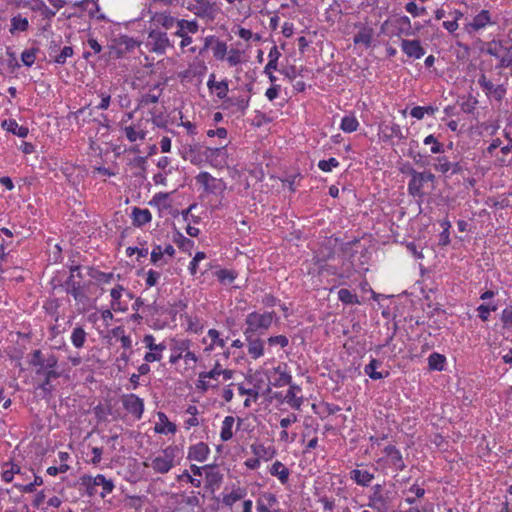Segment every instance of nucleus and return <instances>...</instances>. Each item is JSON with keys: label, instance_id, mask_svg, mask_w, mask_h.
<instances>
[{"label": "nucleus", "instance_id": "obj_1", "mask_svg": "<svg viewBox=\"0 0 512 512\" xmlns=\"http://www.w3.org/2000/svg\"><path fill=\"white\" fill-rule=\"evenodd\" d=\"M275 316L274 312H251L247 315L245 319L246 328L244 330L245 338H249L252 336H260L263 335L271 326L273 322V318Z\"/></svg>", "mask_w": 512, "mask_h": 512}, {"label": "nucleus", "instance_id": "obj_2", "mask_svg": "<svg viewBox=\"0 0 512 512\" xmlns=\"http://www.w3.org/2000/svg\"><path fill=\"white\" fill-rule=\"evenodd\" d=\"M179 453L177 446H168L158 456L145 461L144 466L152 468L156 473L166 474L176 465L175 458Z\"/></svg>", "mask_w": 512, "mask_h": 512}, {"label": "nucleus", "instance_id": "obj_3", "mask_svg": "<svg viewBox=\"0 0 512 512\" xmlns=\"http://www.w3.org/2000/svg\"><path fill=\"white\" fill-rule=\"evenodd\" d=\"M146 47L150 52L163 55L168 48L172 47V43L165 31L149 27Z\"/></svg>", "mask_w": 512, "mask_h": 512}, {"label": "nucleus", "instance_id": "obj_4", "mask_svg": "<svg viewBox=\"0 0 512 512\" xmlns=\"http://www.w3.org/2000/svg\"><path fill=\"white\" fill-rule=\"evenodd\" d=\"M409 174L411 179L408 183V193L413 197H423L424 185L428 182L433 183L436 179L435 175L429 171L418 172L413 168L410 169Z\"/></svg>", "mask_w": 512, "mask_h": 512}, {"label": "nucleus", "instance_id": "obj_5", "mask_svg": "<svg viewBox=\"0 0 512 512\" xmlns=\"http://www.w3.org/2000/svg\"><path fill=\"white\" fill-rule=\"evenodd\" d=\"M82 484L86 487L89 495L95 494V487L102 486L103 492L101 493L102 497H105L106 494H109L114 489V483L110 479H106L104 475L98 474L95 477L91 476H83L81 478Z\"/></svg>", "mask_w": 512, "mask_h": 512}, {"label": "nucleus", "instance_id": "obj_6", "mask_svg": "<svg viewBox=\"0 0 512 512\" xmlns=\"http://www.w3.org/2000/svg\"><path fill=\"white\" fill-rule=\"evenodd\" d=\"M219 148L203 147L198 143L185 146L182 151V157L185 160H189L194 165H199L203 161V157L208 156V152L214 154L218 152Z\"/></svg>", "mask_w": 512, "mask_h": 512}, {"label": "nucleus", "instance_id": "obj_7", "mask_svg": "<svg viewBox=\"0 0 512 512\" xmlns=\"http://www.w3.org/2000/svg\"><path fill=\"white\" fill-rule=\"evenodd\" d=\"M214 3L208 0H194L188 3L187 9L199 18L213 20L215 18Z\"/></svg>", "mask_w": 512, "mask_h": 512}, {"label": "nucleus", "instance_id": "obj_8", "mask_svg": "<svg viewBox=\"0 0 512 512\" xmlns=\"http://www.w3.org/2000/svg\"><path fill=\"white\" fill-rule=\"evenodd\" d=\"M496 24V19L492 18L489 10H481L477 15L474 16L471 22L466 24L465 30L468 33L478 32L485 29L489 25Z\"/></svg>", "mask_w": 512, "mask_h": 512}, {"label": "nucleus", "instance_id": "obj_9", "mask_svg": "<svg viewBox=\"0 0 512 512\" xmlns=\"http://www.w3.org/2000/svg\"><path fill=\"white\" fill-rule=\"evenodd\" d=\"M478 84L483 89L487 97L493 98L498 102H500L506 94V89L502 84H493V82L487 79L484 74H481L478 78Z\"/></svg>", "mask_w": 512, "mask_h": 512}, {"label": "nucleus", "instance_id": "obj_10", "mask_svg": "<svg viewBox=\"0 0 512 512\" xmlns=\"http://www.w3.org/2000/svg\"><path fill=\"white\" fill-rule=\"evenodd\" d=\"M79 270V266H72L70 268V276L64 283L65 290L68 294H71L75 301L82 302L86 298L82 291V285L80 280L75 279V271Z\"/></svg>", "mask_w": 512, "mask_h": 512}, {"label": "nucleus", "instance_id": "obj_11", "mask_svg": "<svg viewBox=\"0 0 512 512\" xmlns=\"http://www.w3.org/2000/svg\"><path fill=\"white\" fill-rule=\"evenodd\" d=\"M31 364L35 367H38L36 374L41 375L47 370H53V368L57 365V358L54 355H50L49 357L44 358L40 350H35L32 354Z\"/></svg>", "mask_w": 512, "mask_h": 512}, {"label": "nucleus", "instance_id": "obj_12", "mask_svg": "<svg viewBox=\"0 0 512 512\" xmlns=\"http://www.w3.org/2000/svg\"><path fill=\"white\" fill-rule=\"evenodd\" d=\"M122 405L135 418L140 419L144 412L143 400L135 394H126L121 398Z\"/></svg>", "mask_w": 512, "mask_h": 512}, {"label": "nucleus", "instance_id": "obj_13", "mask_svg": "<svg viewBox=\"0 0 512 512\" xmlns=\"http://www.w3.org/2000/svg\"><path fill=\"white\" fill-rule=\"evenodd\" d=\"M154 340L153 335L144 336L143 342L150 350V352L146 353L144 356V360L146 362L160 361L162 358L161 352L166 349V346L163 343L155 344Z\"/></svg>", "mask_w": 512, "mask_h": 512}, {"label": "nucleus", "instance_id": "obj_14", "mask_svg": "<svg viewBox=\"0 0 512 512\" xmlns=\"http://www.w3.org/2000/svg\"><path fill=\"white\" fill-rule=\"evenodd\" d=\"M178 19L173 17L168 12H155L151 16L150 27L160 29V27L165 30L172 29L174 25L177 23Z\"/></svg>", "mask_w": 512, "mask_h": 512}, {"label": "nucleus", "instance_id": "obj_15", "mask_svg": "<svg viewBox=\"0 0 512 512\" xmlns=\"http://www.w3.org/2000/svg\"><path fill=\"white\" fill-rule=\"evenodd\" d=\"M433 167L436 171H439L443 174H447L448 172H450L451 175L461 173L463 170V167L460 164V162H451L447 159L446 156H440L435 158V163L433 164Z\"/></svg>", "mask_w": 512, "mask_h": 512}, {"label": "nucleus", "instance_id": "obj_16", "mask_svg": "<svg viewBox=\"0 0 512 512\" xmlns=\"http://www.w3.org/2000/svg\"><path fill=\"white\" fill-rule=\"evenodd\" d=\"M401 48L403 52L411 58L419 59L425 54V51L418 40L403 39L401 42Z\"/></svg>", "mask_w": 512, "mask_h": 512}, {"label": "nucleus", "instance_id": "obj_17", "mask_svg": "<svg viewBox=\"0 0 512 512\" xmlns=\"http://www.w3.org/2000/svg\"><path fill=\"white\" fill-rule=\"evenodd\" d=\"M210 449L204 442H199L189 448L188 459L203 462L207 459Z\"/></svg>", "mask_w": 512, "mask_h": 512}, {"label": "nucleus", "instance_id": "obj_18", "mask_svg": "<svg viewBox=\"0 0 512 512\" xmlns=\"http://www.w3.org/2000/svg\"><path fill=\"white\" fill-rule=\"evenodd\" d=\"M176 26L178 28L175 32L176 36H184L185 34L188 35L189 33L195 34L199 29V25L196 20L188 21L185 19H178Z\"/></svg>", "mask_w": 512, "mask_h": 512}, {"label": "nucleus", "instance_id": "obj_19", "mask_svg": "<svg viewBox=\"0 0 512 512\" xmlns=\"http://www.w3.org/2000/svg\"><path fill=\"white\" fill-rule=\"evenodd\" d=\"M246 341L248 342V353L251 355L253 359H258L261 357L264 353V347L263 342L259 338V336H252L249 338H246Z\"/></svg>", "mask_w": 512, "mask_h": 512}, {"label": "nucleus", "instance_id": "obj_20", "mask_svg": "<svg viewBox=\"0 0 512 512\" xmlns=\"http://www.w3.org/2000/svg\"><path fill=\"white\" fill-rule=\"evenodd\" d=\"M350 478L358 485L369 486L374 479V474L367 470L354 469L350 472Z\"/></svg>", "mask_w": 512, "mask_h": 512}, {"label": "nucleus", "instance_id": "obj_21", "mask_svg": "<svg viewBox=\"0 0 512 512\" xmlns=\"http://www.w3.org/2000/svg\"><path fill=\"white\" fill-rule=\"evenodd\" d=\"M152 219L151 212L148 209L133 208L132 220L133 225L140 227L149 223Z\"/></svg>", "mask_w": 512, "mask_h": 512}, {"label": "nucleus", "instance_id": "obj_22", "mask_svg": "<svg viewBox=\"0 0 512 512\" xmlns=\"http://www.w3.org/2000/svg\"><path fill=\"white\" fill-rule=\"evenodd\" d=\"M118 48L116 51L117 58L121 57L124 53L132 51L134 48H136L139 44L136 40L129 36H121L118 39Z\"/></svg>", "mask_w": 512, "mask_h": 512}, {"label": "nucleus", "instance_id": "obj_23", "mask_svg": "<svg viewBox=\"0 0 512 512\" xmlns=\"http://www.w3.org/2000/svg\"><path fill=\"white\" fill-rule=\"evenodd\" d=\"M301 388L295 384H290L289 390L285 395V401L295 409H300L303 399L302 397H297L296 393L300 392Z\"/></svg>", "mask_w": 512, "mask_h": 512}, {"label": "nucleus", "instance_id": "obj_24", "mask_svg": "<svg viewBox=\"0 0 512 512\" xmlns=\"http://www.w3.org/2000/svg\"><path fill=\"white\" fill-rule=\"evenodd\" d=\"M2 127L5 128L8 132L13 133L14 135H17L20 138L27 137L29 133L27 127L18 125V123L12 119L5 120L2 123Z\"/></svg>", "mask_w": 512, "mask_h": 512}, {"label": "nucleus", "instance_id": "obj_25", "mask_svg": "<svg viewBox=\"0 0 512 512\" xmlns=\"http://www.w3.org/2000/svg\"><path fill=\"white\" fill-rule=\"evenodd\" d=\"M270 474L276 476L282 484H285L289 478V470L280 461H276L270 468Z\"/></svg>", "mask_w": 512, "mask_h": 512}, {"label": "nucleus", "instance_id": "obj_26", "mask_svg": "<svg viewBox=\"0 0 512 512\" xmlns=\"http://www.w3.org/2000/svg\"><path fill=\"white\" fill-rule=\"evenodd\" d=\"M249 98H243V97H237V98H226L223 102L224 108H236L237 111H240L242 113L245 112V110L249 106Z\"/></svg>", "mask_w": 512, "mask_h": 512}, {"label": "nucleus", "instance_id": "obj_27", "mask_svg": "<svg viewBox=\"0 0 512 512\" xmlns=\"http://www.w3.org/2000/svg\"><path fill=\"white\" fill-rule=\"evenodd\" d=\"M373 31L371 28H362L354 36L355 44H363L365 47H369L372 42Z\"/></svg>", "mask_w": 512, "mask_h": 512}, {"label": "nucleus", "instance_id": "obj_28", "mask_svg": "<svg viewBox=\"0 0 512 512\" xmlns=\"http://www.w3.org/2000/svg\"><path fill=\"white\" fill-rule=\"evenodd\" d=\"M124 132L130 142H135L138 139L143 140L147 134L144 129L140 128L139 124L136 126H126Z\"/></svg>", "mask_w": 512, "mask_h": 512}, {"label": "nucleus", "instance_id": "obj_29", "mask_svg": "<svg viewBox=\"0 0 512 512\" xmlns=\"http://www.w3.org/2000/svg\"><path fill=\"white\" fill-rule=\"evenodd\" d=\"M252 452L255 456L260 459H264L266 461L270 460L275 455V450L272 447H265L262 444L252 445Z\"/></svg>", "mask_w": 512, "mask_h": 512}, {"label": "nucleus", "instance_id": "obj_30", "mask_svg": "<svg viewBox=\"0 0 512 512\" xmlns=\"http://www.w3.org/2000/svg\"><path fill=\"white\" fill-rule=\"evenodd\" d=\"M235 419L233 416H226L222 423L220 438L222 441L226 442L229 441L232 436V427L234 425Z\"/></svg>", "mask_w": 512, "mask_h": 512}, {"label": "nucleus", "instance_id": "obj_31", "mask_svg": "<svg viewBox=\"0 0 512 512\" xmlns=\"http://www.w3.org/2000/svg\"><path fill=\"white\" fill-rule=\"evenodd\" d=\"M31 9L33 11H39L46 19H51L56 14L55 11L51 10L43 0H32Z\"/></svg>", "mask_w": 512, "mask_h": 512}, {"label": "nucleus", "instance_id": "obj_32", "mask_svg": "<svg viewBox=\"0 0 512 512\" xmlns=\"http://www.w3.org/2000/svg\"><path fill=\"white\" fill-rule=\"evenodd\" d=\"M274 374H277L278 377L273 382V385L276 387H282L285 385H290L292 381V377L285 370L282 369L281 366H277L274 368Z\"/></svg>", "mask_w": 512, "mask_h": 512}, {"label": "nucleus", "instance_id": "obj_33", "mask_svg": "<svg viewBox=\"0 0 512 512\" xmlns=\"http://www.w3.org/2000/svg\"><path fill=\"white\" fill-rule=\"evenodd\" d=\"M445 361L446 358L444 355L434 352L428 357L429 369L442 371L444 369Z\"/></svg>", "mask_w": 512, "mask_h": 512}, {"label": "nucleus", "instance_id": "obj_34", "mask_svg": "<svg viewBox=\"0 0 512 512\" xmlns=\"http://www.w3.org/2000/svg\"><path fill=\"white\" fill-rule=\"evenodd\" d=\"M359 122L354 115H346L342 118L340 128L346 133H352L357 130Z\"/></svg>", "mask_w": 512, "mask_h": 512}, {"label": "nucleus", "instance_id": "obj_35", "mask_svg": "<svg viewBox=\"0 0 512 512\" xmlns=\"http://www.w3.org/2000/svg\"><path fill=\"white\" fill-rule=\"evenodd\" d=\"M246 496V490L243 488H237L233 490L231 493L225 495L223 497V503L226 506H232L237 501L243 499Z\"/></svg>", "mask_w": 512, "mask_h": 512}, {"label": "nucleus", "instance_id": "obj_36", "mask_svg": "<svg viewBox=\"0 0 512 512\" xmlns=\"http://www.w3.org/2000/svg\"><path fill=\"white\" fill-rule=\"evenodd\" d=\"M281 53L279 52L276 45H274L269 52V62L264 68V73H269L270 70H277L278 67V59L280 58Z\"/></svg>", "mask_w": 512, "mask_h": 512}, {"label": "nucleus", "instance_id": "obj_37", "mask_svg": "<svg viewBox=\"0 0 512 512\" xmlns=\"http://www.w3.org/2000/svg\"><path fill=\"white\" fill-rule=\"evenodd\" d=\"M86 332L84 331V329L82 327H76L73 329L72 331V334H71V341H72V344L76 347V348H81L84 346V343L86 341Z\"/></svg>", "mask_w": 512, "mask_h": 512}, {"label": "nucleus", "instance_id": "obj_38", "mask_svg": "<svg viewBox=\"0 0 512 512\" xmlns=\"http://www.w3.org/2000/svg\"><path fill=\"white\" fill-rule=\"evenodd\" d=\"M338 299L344 304H358L359 299L357 294L352 293L350 290L346 288H342L338 291Z\"/></svg>", "mask_w": 512, "mask_h": 512}, {"label": "nucleus", "instance_id": "obj_39", "mask_svg": "<svg viewBox=\"0 0 512 512\" xmlns=\"http://www.w3.org/2000/svg\"><path fill=\"white\" fill-rule=\"evenodd\" d=\"M436 111L437 108L433 106H415L411 109L410 115L418 120H421L425 114L434 115Z\"/></svg>", "mask_w": 512, "mask_h": 512}, {"label": "nucleus", "instance_id": "obj_40", "mask_svg": "<svg viewBox=\"0 0 512 512\" xmlns=\"http://www.w3.org/2000/svg\"><path fill=\"white\" fill-rule=\"evenodd\" d=\"M158 418L161 423L164 424V427H155L156 432L158 433H174L176 431V425L170 422L167 416L163 412L158 413Z\"/></svg>", "mask_w": 512, "mask_h": 512}, {"label": "nucleus", "instance_id": "obj_41", "mask_svg": "<svg viewBox=\"0 0 512 512\" xmlns=\"http://www.w3.org/2000/svg\"><path fill=\"white\" fill-rule=\"evenodd\" d=\"M379 366L380 362L377 359H372L370 363L365 366L364 371L373 380L382 379L384 375L376 371Z\"/></svg>", "mask_w": 512, "mask_h": 512}, {"label": "nucleus", "instance_id": "obj_42", "mask_svg": "<svg viewBox=\"0 0 512 512\" xmlns=\"http://www.w3.org/2000/svg\"><path fill=\"white\" fill-rule=\"evenodd\" d=\"M214 274L217 276L219 281L224 285L232 283L237 276V274L234 271L228 269H218L217 271H215Z\"/></svg>", "mask_w": 512, "mask_h": 512}, {"label": "nucleus", "instance_id": "obj_43", "mask_svg": "<svg viewBox=\"0 0 512 512\" xmlns=\"http://www.w3.org/2000/svg\"><path fill=\"white\" fill-rule=\"evenodd\" d=\"M29 27V22L27 18L21 17V15L14 16L11 19V29L10 32L14 31H26Z\"/></svg>", "mask_w": 512, "mask_h": 512}, {"label": "nucleus", "instance_id": "obj_44", "mask_svg": "<svg viewBox=\"0 0 512 512\" xmlns=\"http://www.w3.org/2000/svg\"><path fill=\"white\" fill-rule=\"evenodd\" d=\"M209 468V471L206 472V482L210 487H218L223 479V476L220 472L214 470L213 468Z\"/></svg>", "mask_w": 512, "mask_h": 512}, {"label": "nucleus", "instance_id": "obj_45", "mask_svg": "<svg viewBox=\"0 0 512 512\" xmlns=\"http://www.w3.org/2000/svg\"><path fill=\"white\" fill-rule=\"evenodd\" d=\"M423 142L425 145L431 144L430 151L433 154H439L444 152V145L438 142L437 139L432 134L426 136Z\"/></svg>", "mask_w": 512, "mask_h": 512}, {"label": "nucleus", "instance_id": "obj_46", "mask_svg": "<svg viewBox=\"0 0 512 512\" xmlns=\"http://www.w3.org/2000/svg\"><path fill=\"white\" fill-rule=\"evenodd\" d=\"M506 48H507V47H504V46L502 45V42H501V41H495V40H493V41H491V42L488 44V47H487L486 52H487L489 55H491V56H493V57H495V58H497V59H498V57H500V56H501V53H503V52L505 51V49H506Z\"/></svg>", "mask_w": 512, "mask_h": 512}, {"label": "nucleus", "instance_id": "obj_47", "mask_svg": "<svg viewBox=\"0 0 512 512\" xmlns=\"http://www.w3.org/2000/svg\"><path fill=\"white\" fill-rule=\"evenodd\" d=\"M150 260L156 266H161L164 263H166V261L164 260V252L160 245H156L154 247V249L151 252Z\"/></svg>", "mask_w": 512, "mask_h": 512}, {"label": "nucleus", "instance_id": "obj_48", "mask_svg": "<svg viewBox=\"0 0 512 512\" xmlns=\"http://www.w3.org/2000/svg\"><path fill=\"white\" fill-rule=\"evenodd\" d=\"M43 484V480L40 476H34V481L32 483H29V484H21V483H16L15 486L20 488L22 492H25V493H32L35 491V487L36 486H40Z\"/></svg>", "mask_w": 512, "mask_h": 512}, {"label": "nucleus", "instance_id": "obj_49", "mask_svg": "<svg viewBox=\"0 0 512 512\" xmlns=\"http://www.w3.org/2000/svg\"><path fill=\"white\" fill-rule=\"evenodd\" d=\"M499 59V68H508L512 67V49L506 48L503 53H501V56L498 57Z\"/></svg>", "mask_w": 512, "mask_h": 512}, {"label": "nucleus", "instance_id": "obj_50", "mask_svg": "<svg viewBox=\"0 0 512 512\" xmlns=\"http://www.w3.org/2000/svg\"><path fill=\"white\" fill-rule=\"evenodd\" d=\"M503 328L512 330V306L506 307L501 314Z\"/></svg>", "mask_w": 512, "mask_h": 512}, {"label": "nucleus", "instance_id": "obj_51", "mask_svg": "<svg viewBox=\"0 0 512 512\" xmlns=\"http://www.w3.org/2000/svg\"><path fill=\"white\" fill-rule=\"evenodd\" d=\"M37 49L24 50L21 54V60L25 66H32L36 59Z\"/></svg>", "mask_w": 512, "mask_h": 512}, {"label": "nucleus", "instance_id": "obj_52", "mask_svg": "<svg viewBox=\"0 0 512 512\" xmlns=\"http://www.w3.org/2000/svg\"><path fill=\"white\" fill-rule=\"evenodd\" d=\"M405 9L408 13H410L413 17H418L424 15L426 13V8H419L418 5L414 1H410L405 5Z\"/></svg>", "mask_w": 512, "mask_h": 512}, {"label": "nucleus", "instance_id": "obj_53", "mask_svg": "<svg viewBox=\"0 0 512 512\" xmlns=\"http://www.w3.org/2000/svg\"><path fill=\"white\" fill-rule=\"evenodd\" d=\"M41 375H43L45 377L43 383L40 385V388L47 391L50 389V382H51V379H56L59 377V373L56 372L55 370H47L46 372L42 373Z\"/></svg>", "mask_w": 512, "mask_h": 512}, {"label": "nucleus", "instance_id": "obj_54", "mask_svg": "<svg viewBox=\"0 0 512 512\" xmlns=\"http://www.w3.org/2000/svg\"><path fill=\"white\" fill-rule=\"evenodd\" d=\"M73 55V48L70 46H65L62 48L61 52L55 57L54 61L57 64H65L67 58Z\"/></svg>", "mask_w": 512, "mask_h": 512}, {"label": "nucleus", "instance_id": "obj_55", "mask_svg": "<svg viewBox=\"0 0 512 512\" xmlns=\"http://www.w3.org/2000/svg\"><path fill=\"white\" fill-rule=\"evenodd\" d=\"M339 166V162L336 158H329L328 160H320L319 163H318V167L323 171V172H330L332 170V168H335V167H338Z\"/></svg>", "mask_w": 512, "mask_h": 512}, {"label": "nucleus", "instance_id": "obj_56", "mask_svg": "<svg viewBox=\"0 0 512 512\" xmlns=\"http://www.w3.org/2000/svg\"><path fill=\"white\" fill-rule=\"evenodd\" d=\"M389 459H390L391 465L396 470L402 471L405 469L406 466H405V463L403 461L402 454L400 451H397L396 453H394Z\"/></svg>", "mask_w": 512, "mask_h": 512}, {"label": "nucleus", "instance_id": "obj_57", "mask_svg": "<svg viewBox=\"0 0 512 512\" xmlns=\"http://www.w3.org/2000/svg\"><path fill=\"white\" fill-rule=\"evenodd\" d=\"M221 375V365L217 362L213 369H211L208 372H201L199 373V378H208L217 380L218 377Z\"/></svg>", "mask_w": 512, "mask_h": 512}, {"label": "nucleus", "instance_id": "obj_58", "mask_svg": "<svg viewBox=\"0 0 512 512\" xmlns=\"http://www.w3.org/2000/svg\"><path fill=\"white\" fill-rule=\"evenodd\" d=\"M478 101L475 98L469 97L460 103L461 110L464 113L471 114L475 110Z\"/></svg>", "mask_w": 512, "mask_h": 512}, {"label": "nucleus", "instance_id": "obj_59", "mask_svg": "<svg viewBox=\"0 0 512 512\" xmlns=\"http://www.w3.org/2000/svg\"><path fill=\"white\" fill-rule=\"evenodd\" d=\"M496 310V306H488V305H485V304H481L480 306H478L477 308V311H478V316L479 318L482 320V321H487L488 320V317H489V314L491 311H495Z\"/></svg>", "mask_w": 512, "mask_h": 512}, {"label": "nucleus", "instance_id": "obj_60", "mask_svg": "<svg viewBox=\"0 0 512 512\" xmlns=\"http://www.w3.org/2000/svg\"><path fill=\"white\" fill-rule=\"evenodd\" d=\"M123 290H124L123 286L117 285L110 292V295H111V298H112V308L114 310L117 309L116 304H119V299L121 298Z\"/></svg>", "mask_w": 512, "mask_h": 512}, {"label": "nucleus", "instance_id": "obj_61", "mask_svg": "<svg viewBox=\"0 0 512 512\" xmlns=\"http://www.w3.org/2000/svg\"><path fill=\"white\" fill-rule=\"evenodd\" d=\"M214 88L217 91V97L220 99H226L228 93V83L226 81H220L214 84Z\"/></svg>", "mask_w": 512, "mask_h": 512}, {"label": "nucleus", "instance_id": "obj_62", "mask_svg": "<svg viewBox=\"0 0 512 512\" xmlns=\"http://www.w3.org/2000/svg\"><path fill=\"white\" fill-rule=\"evenodd\" d=\"M268 343L271 346L279 345V346H281L283 348V347H286L288 345L289 340L284 335H277V336H271L268 339Z\"/></svg>", "mask_w": 512, "mask_h": 512}, {"label": "nucleus", "instance_id": "obj_63", "mask_svg": "<svg viewBox=\"0 0 512 512\" xmlns=\"http://www.w3.org/2000/svg\"><path fill=\"white\" fill-rule=\"evenodd\" d=\"M160 278V273L154 270H149L147 272L146 284L149 287L155 286L157 284L158 279Z\"/></svg>", "mask_w": 512, "mask_h": 512}, {"label": "nucleus", "instance_id": "obj_64", "mask_svg": "<svg viewBox=\"0 0 512 512\" xmlns=\"http://www.w3.org/2000/svg\"><path fill=\"white\" fill-rule=\"evenodd\" d=\"M279 91L280 86L275 83H272V86L266 90L265 95L270 101H273L278 97Z\"/></svg>", "mask_w": 512, "mask_h": 512}]
</instances>
